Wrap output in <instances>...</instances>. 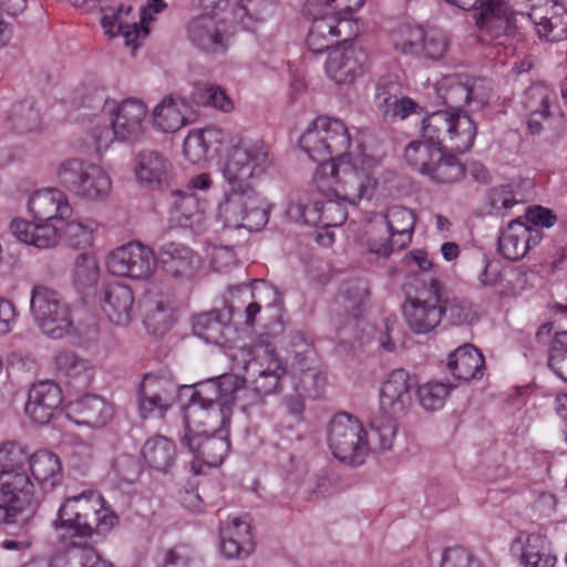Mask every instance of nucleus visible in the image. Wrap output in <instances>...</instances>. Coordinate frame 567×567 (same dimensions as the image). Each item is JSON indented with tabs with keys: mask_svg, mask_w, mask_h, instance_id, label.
<instances>
[{
	"mask_svg": "<svg viewBox=\"0 0 567 567\" xmlns=\"http://www.w3.org/2000/svg\"><path fill=\"white\" fill-rule=\"evenodd\" d=\"M270 166L269 148L262 142L240 143L231 147L223 169L229 190L219 208L227 227L257 231L268 223V209L250 179Z\"/></svg>",
	"mask_w": 567,
	"mask_h": 567,
	"instance_id": "nucleus-1",
	"label": "nucleus"
},
{
	"mask_svg": "<svg viewBox=\"0 0 567 567\" xmlns=\"http://www.w3.org/2000/svg\"><path fill=\"white\" fill-rule=\"evenodd\" d=\"M350 143L348 130L340 120L321 116V146L329 155L328 161H321V189L323 185L330 188L334 183V195L355 202L370 198L378 183L371 172V161L349 159Z\"/></svg>",
	"mask_w": 567,
	"mask_h": 567,
	"instance_id": "nucleus-2",
	"label": "nucleus"
},
{
	"mask_svg": "<svg viewBox=\"0 0 567 567\" xmlns=\"http://www.w3.org/2000/svg\"><path fill=\"white\" fill-rule=\"evenodd\" d=\"M422 137L425 141H412L404 150L408 165L426 176L442 147L452 152L465 153L474 144L477 127L466 114L435 111L422 120Z\"/></svg>",
	"mask_w": 567,
	"mask_h": 567,
	"instance_id": "nucleus-3",
	"label": "nucleus"
},
{
	"mask_svg": "<svg viewBox=\"0 0 567 567\" xmlns=\"http://www.w3.org/2000/svg\"><path fill=\"white\" fill-rule=\"evenodd\" d=\"M30 458L27 446L18 441L0 444V525L17 524L23 515L27 524L38 511L34 485L24 470Z\"/></svg>",
	"mask_w": 567,
	"mask_h": 567,
	"instance_id": "nucleus-4",
	"label": "nucleus"
},
{
	"mask_svg": "<svg viewBox=\"0 0 567 567\" xmlns=\"http://www.w3.org/2000/svg\"><path fill=\"white\" fill-rule=\"evenodd\" d=\"M118 523V517L107 506L103 496L94 489L64 498L52 528L62 542L81 547L95 534H106Z\"/></svg>",
	"mask_w": 567,
	"mask_h": 567,
	"instance_id": "nucleus-5",
	"label": "nucleus"
},
{
	"mask_svg": "<svg viewBox=\"0 0 567 567\" xmlns=\"http://www.w3.org/2000/svg\"><path fill=\"white\" fill-rule=\"evenodd\" d=\"M326 442L333 457L350 466L362 465L370 451L363 423L347 412H339L329 421Z\"/></svg>",
	"mask_w": 567,
	"mask_h": 567,
	"instance_id": "nucleus-6",
	"label": "nucleus"
},
{
	"mask_svg": "<svg viewBox=\"0 0 567 567\" xmlns=\"http://www.w3.org/2000/svg\"><path fill=\"white\" fill-rule=\"evenodd\" d=\"M30 311L38 328L49 338L61 339L71 330L70 307L61 293L50 287L33 286Z\"/></svg>",
	"mask_w": 567,
	"mask_h": 567,
	"instance_id": "nucleus-7",
	"label": "nucleus"
},
{
	"mask_svg": "<svg viewBox=\"0 0 567 567\" xmlns=\"http://www.w3.org/2000/svg\"><path fill=\"white\" fill-rule=\"evenodd\" d=\"M56 175L64 188L82 199L100 200L111 192V179L103 168L79 158L62 162Z\"/></svg>",
	"mask_w": 567,
	"mask_h": 567,
	"instance_id": "nucleus-8",
	"label": "nucleus"
},
{
	"mask_svg": "<svg viewBox=\"0 0 567 567\" xmlns=\"http://www.w3.org/2000/svg\"><path fill=\"white\" fill-rule=\"evenodd\" d=\"M239 353L244 359V370L251 381L252 391L258 398L275 393L284 373L275 346L260 339L250 348H241Z\"/></svg>",
	"mask_w": 567,
	"mask_h": 567,
	"instance_id": "nucleus-9",
	"label": "nucleus"
},
{
	"mask_svg": "<svg viewBox=\"0 0 567 567\" xmlns=\"http://www.w3.org/2000/svg\"><path fill=\"white\" fill-rule=\"evenodd\" d=\"M443 295L444 285L435 278H429L423 280L416 297L406 299L403 306V315L408 327L414 333H429L440 324Z\"/></svg>",
	"mask_w": 567,
	"mask_h": 567,
	"instance_id": "nucleus-10",
	"label": "nucleus"
},
{
	"mask_svg": "<svg viewBox=\"0 0 567 567\" xmlns=\"http://www.w3.org/2000/svg\"><path fill=\"white\" fill-rule=\"evenodd\" d=\"M105 264L115 276L142 280L152 277L156 259L150 247L132 241L111 251Z\"/></svg>",
	"mask_w": 567,
	"mask_h": 567,
	"instance_id": "nucleus-11",
	"label": "nucleus"
},
{
	"mask_svg": "<svg viewBox=\"0 0 567 567\" xmlns=\"http://www.w3.org/2000/svg\"><path fill=\"white\" fill-rule=\"evenodd\" d=\"M388 229V237L378 239L368 238L370 252L379 256H389L395 249L405 248L412 240L415 225L414 212L403 206H392L383 215Z\"/></svg>",
	"mask_w": 567,
	"mask_h": 567,
	"instance_id": "nucleus-12",
	"label": "nucleus"
},
{
	"mask_svg": "<svg viewBox=\"0 0 567 567\" xmlns=\"http://www.w3.org/2000/svg\"><path fill=\"white\" fill-rule=\"evenodd\" d=\"M147 105L138 99H125L113 111L112 125L117 140L140 142L147 131Z\"/></svg>",
	"mask_w": 567,
	"mask_h": 567,
	"instance_id": "nucleus-13",
	"label": "nucleus"
},
{
	"mask_svg": "<svg viewBox=\"0 0 567 567\" xmlns=\"http://www.w3.org/2000/svg\"><path fill=\"white\" fill-rule=\"evenodd\" d=\"M417 385L415 375L404 369L389 373L380 390V408L384 414L400 415L412 403V392Z\"/></svg>",
	"mask_w": 567,
	"mask_h": 567,
	"instance_id": "nucleus-14",
	"label": "nucleus"
},
{
	"mask_svg": "<svg viewBox=\"0 0 567 567\" xmlns=\"http://www.w3.org/2000/svg\"><path fill=\"white\" fill-rule=\"evenodd\" d=\"M528 18L540 39L558 42L567 39V9L556 0L533 4Z\"/></svg>",
	"mask_w": 567,
	"mask_h": 567,
	"instance_id": "nucleus-15",
	"label": "nucleus"
},
{
	"mask_svg": "<svg viewBox=\"0 0 567 567\" xmlns=\"http://www.w3.org/2000/svg\"><path fill=\"white\" fill-rule=\"evenodd\" d=\"M158 260L164 272L175 281L192 280L199 269V258L188 246L169 241L161 246Z\"/></svg>",
	"mask_w": 567,
	"mask_h": 567,
	"instance_id": "nucleus-16",
	"label": "nucleus"
},
{
	"mask_svg": "<svg viewBox=\"0 0 567 567\" xmlns=\"http://www.w3.org/2000/svg\"><path fill=\"white\" fill-rule=\"evenodd\" d=\"M220 550L231 559H244L255 550L250 522L246 517H228L219 527Z\"/></svg>",
	"mask_w": 567,
	"mask_h": 567,
	"instance_id": "nucleus-17",
	"label": "nucleus"
},
{
	"mask_svg": "<svg viewBox=\"0 0 567 567\" xmlns=\"http://www.w3.org/2000/svg\"><path fill=\"white\" fill-rule=\"evenodd\" d=\"M365 52L353 44L332 48L324 64L327 75L337 83L351 84L360 74Z\"/></svg>",
	"mask_w": 567,
	"mask_h": 567,
	"instance_id": "nucleus-18",
	"label": "nucleus"
},
{
	"mask_svg": "<svg viewBox=\"0 0 567 567\" xmlns=\"http://www.w3.org/2000/svg\"><path fill=\"white\" fill-rule=\"evenodd\" d=\"M230 419V414L225 408H216L190 400L184 409L185 435L215 433L226 429Z\"/></svg>",
	"mask_w": 567,
	"mask_h": 567,
	"instance_id": "nucleus-19",
	"label": "nucleus"
},
{
	"mask_svg": "<svg viewBox=\"0 0 567 567\" xmlns=\"http://www.w3.org/2000/svg\"><path fill=\"white\" fill-rule=\"evenodd\" d=\"M187 38L196 49L206 53L223 54L228 48L220 22L209 13L200 14L189 21Z\"/></svg>",
	"mask_w": 567,
	"mask_h": 567,
	"instance_id": "nucleus-20",
	"label": "nucleus"
},
{
	"mask_svg": "<svg viewBox=\"0 0 567 567\" xmlns=\"http://www.w3.org/2000/svg\"><path fill=\"white\" fill-rule=\"evenodd\" d=\"M29 212L38 221L65 223L73 217L68 196L58 188L35 192L28 203Z\"/></svg>",
	"mask_w": 567,
	"mask_h": 567,
	"instance_id": "nucleus-21",
	"label": "nucleus"
},
{
	"mask_svg": "<svg viewBox=\"0 0 567 567\" xmlns=\"http://www.w3.org/2000/svg\"><path fill=\"white\" fill-rule=\"evenodd\" d=\"M182 445L187 446L198 460L208 466H218L230 450L228 430L226 427L215 433L184 435Z\"/></svg>",
	"mask_w": 567,
	"mask_h": 567,
	"instance_id": "nucleus-22",
	"label": "nucleus"
},
{
	"mask_svg": "<svg viewBox=\"0 0 567 567\" xmlns=\"http://www.w3.org/2000/svg\"><path fill=\"white\" fill-rule=\"evenodd\" d=\"M103 11L101 24L105 34L110 38L122 35L125 45L135 51L138 48L137 40L148 34V28L130 18L132 7L121 4L117 10L106 9Z\"/></svg>",
	"mask_w": 567,
	"mask_h": 567,
	"instance_id": "nucleus-23",
	"label": "nucleus"
},
{
	"mask_svg": "<svg viewBox=\"0 0 567 567\" xmlns=\"http://www.w3.org/2000/svg\"><path fill=\"white\" fill-rule=\"evenodd\" d=\"M62 402V391L58 384L51 381L34 384L28 395L25 414L39 424L51 421L55 409Z\"/></svg>",
	"mask_w": 567,
	"mask_h": 567,
	"instance_id": "nucleus-24",
	"label": "nucleus"
},
{
	"mask_svg": "<svg viewBox=\"0 0 567 567\" xmlns=\"http://www.w3.org/2000/svg\"><path fill=\"white\" fill-rule=\"evenodd\" d=\"M111 403L99 395H85L69 405L68 416L79 425L92 429L105 426L113 417Z\"/></svg>",
	"mask_w": 567,
	"mask_h": 567,
	"instance_id": "nucleus-25",
	"label": "nucleus"
},
{
	"mask_svg": "<svg viewBox=\"0 0 567 567\" xmlns=\"http://www.w3.org/2000/svg\"><path fill=\"white\" fill-rule=\"evenodd\" d=\"M189 109L185 99L168 94L153 109V127L162 133H175L189 124L187 111Z\"/></svg>",
	"mask_w": 567,
	"mask_h": 567,
	"instance_id": "nucleus-26",
	"label": "nucleus"
},
{
	"mask_svg": "<svg viewBox=\"0 0 567 567\" xmlns=\"http://www.w3.org/2000/svg\"><path fill=\"white\" fill-rule=\"evenodd\" d=\"M143 323L156 337L167 333L174 323V306L166 295H146L143 299Z\"/></svg>",
	"mask_w": 567,
	"mask_h": 567,
	"instance_id": "nucleus-27",
	"label": "nucleus"
},
{
	"mask_svg": "<svg viewBox=\"0 0 567 567\" xmlns=\"http://www.w3.org/2000/svg\"><path fill=\"white\" fill-rule=\"evenodd\" d=\"M173 165L168 158L155 150H142L135 156V175L141 183L156 188L166 183Z\"/></svg>",
	"mask_w": 567,
	"mask_h": 567,
	"instance_id": "nucleus-28",
	"label": "nucleus"
},
{
	"mask_svg": "<svg viewBox=\"0 0 567 567\" xmlns=\"http://www.w3.org/2000/svg\"><path fill=\"white\" fill-rule=\"evenodd\" d=\"M103 311L116 326L125 327L133 318L134 295L128 286L113 282L104 288Z\"/></svg>",
	"mask_w": 567,
	"mask_h": 567,
	"instance_id": "nucleus-29",
	"label": "nucleus"
},
{
	"mask_svg": "<svg viewBox=\"0 0 567 567\" xmlns=\"http://www.w3.org/2000/svg\"><path fill=\"white\" fill-rule=\"evenodd\" d=\"M355 9L321 12V38H330L338 45H350L359 34V24L353 17Z\"/></svg>",
	"mask_w": 567,
	"mask_h": 567,
	"instance_id": "nucleus-30",
	"label": "nucleus"
},
{
	"mask_svg": "<svg viewBox=\"0 0 567 567\" xmlns=\"http://www.w3.org/2000/svg\"><path fill=\"white\" fill-rule=\"evenodd\" d=\"M447 368L454 378L471 381L483 375L485 359L474 346L464 344L449 355Z\"/></svg>",
	"mask_w": 567,
	"mask_h": 567,
	"instance_id": "nucleus-31",
	"label": "nucleus"
},
{
	"mask_svg": "<svg viewBox=\"0 0 567 567\" xmlns=\"http://www.w3.org/2000/svg\"><path fill=\"white\" fill-rule=\"evenodd\" d=\"M391 86L378 85L375 105L386 122L404 120L416 112L417 104L410 97L398 96Z\"/></svg>",
	"mask_w": 567,
	"mask_h": 567,
	"instance_id": "nucleus-32",
	"label": "nucleus"
},
{
	"mask_svg": "<svg viewBox=\"0 0 567 567\" xmlns=\"http://www.w3.org/2000/svg\"><path fill=\"white\" fill-rule=\"evenodd\" d=\"M497 250L511 261L524 258L529 250L527 226L519 220H512L498 238Z\"/></svg>",
	"mask_w": 567,
	"mask_h": 567,
	"instance_id": "nucleus-33",
	"label": "nucleus"
},
{
	"mask_svg": "<svg viewBox=\"0 0 567 567\" xmlns=\"http://www.w3.org/2000/svg\"><path fill=\"white\" fill-rule=\"evenodd\" d=\"M550 309L557 322H567V305L554 302ZM548 367L557 377L567 382V330L555 334L550 343Z\"/></svg>",
	"mask_w": 567,
	"mask_h": 567,
	"instance_id": "nucleus-34",
	"label": "nucleus"
},
{
	"mask_svg": "<svg viewBox=\"0 0 567 567\" xmlns=\"http://www.w3.org/2000/svg\"><path fill=\"white\" fill-rule=\"evenodd\" d=\"M557 102L556 92L544 83L532 84L524 93L522 105L528 117L548 120L550 109Z\"/></svg>",
	"mask_w": 567,
	"mask_h": 567,
	"instance_id": "nucleus-35",
	"label": "nucleus"
},
{
	"mask_svg": "<svg viewBox=\"0 0 567 567\" xmlns=\"http://www.w3.org/2000/svg\"><path fill=\"white\" fill-rule=\"evenodd\" d=\"M231 316V308L227 317L221 315L219 310L199 313L193 319L194 332L208 343L219 344L225 340V330Z\"/></svg>",
	"mask_w": 567,
	"mask_h": 567,
	"instance_id": "nucleus-36",
	"label": "nucleus"
},
{
	"mask_svg": "<svg viewBox=\"0 0 567 567\" xmlns=\"http://www.w3.org/2000/svg\"><path fill=\"white\" fill-rule=\"evenodd\" d=\"M145 462L154 470L167 472L176 456V446L167 437L155 435L150 437L142 447Z\"/></svg>",
	"mask_w": 567,
	"mask_h": 567,
	"instance_id": "nucleus-37",
	"label": "nucleus"
},
{
	"mask_svg": "<svg viewBox=\"0 0 567 567\" xmlns=\"http://www.w3.org/2000/svg\"><path fill=\"white\" fill-rule=\"evenodd\" d=\"M30 470L33 477L42 486L51 487L60 483L62 478V466L56 454L41 450L31 455Z\"/></svg>",
	"mask_w": 567,
	"mask_h": 567,
	"instance_id": "nucleus-38",
	"label": "nucleus"
},
{
	"mask_svg": "<svg viewBox=\"0 0 567 567\" xmlns=\"http://www.w3.org/2000/svg\"><path fill=\"white\" fill-rule=\"evenodd\" d=\"M370 296V288L367 281L353 279L347 281L338 297L337 303L343 312L352 318H359Z\"/></svg>",
	"mask_w": 567,
	"mask_h": 567,
	"instance_id": "nucleus-39",
	"label": "nucleus"
},
{
	"mask_svg": "<svg viewBox=\"0 0 567 567\" xmlns=\"http://www.w3.org/2000/svg\"><path fill=\"white\" fill-rule=\"evenodd\" d=\"M172 215L181 227H192L199 223L204 213V204L188 190H174Z\"/></svg>",
	"mask_w": 567,
	"mask_h": 567,
	"instance_id": "nucleus-40",
	"label": "nucleus"
},
{
	"mask_svg": "<svg viewBox=\"0 0 567 567\" xmlns=\"http://www.w3.org/2000/svg\"><path fill=\"white\" fill-rule=\"evenodd\" d=\"M192 95L195 103L214 107L224 113H229L235 109V103L227 91L215 83H197Z\"/></svg>",
	"mask_w": 567,
	"mask_h": 567,
	"instance_id": "nucleus-41",
	"label": "nucleus"
},
{
	"mask_svg": "<svg viewBox=\"0 0 567 567\" xmlns=\"http://www.w3.org/2000/svg\"><path fill=\"white\" fill-rule=\"evenodd\" d=\"M465 171L464 164L457 157L441 151V157L435 159L426 176L437 184H453L464 177Z\"/></svg>",
	"mask_w": 567,
	"mask_h": 567,
	"instance_id": "nucleus-42",
	"label": "nucleus"
},
{
	"mask_svg": "<svg viewBox=\"0 0 567 567\" xmlns=\"http://www.w3.org/2000/svg\"><path fill=\"white\" fill-rule=\"evenodd\" d=\"M336 188L337 185L332 183L330 188L323 185L321 190V197L326 198V200L321 199V223L324 224V228L339 226L347 219V210L343 203L357 204L360 200L350 202L342 199L333 194Z\"/></svg>",
	"mask_w": 567,
	"mask_h": 567,
	"instance_id": "nucleus-43",
	"label": "nucleus"
},
{
	"mask_svg": "<svg viewBox=\"0 0 567 567\" xmlns=\"http://www.w3.org/2000/svg\"><path fill=\"white\" fill-rule=\"evenodd\" d=\"M442 318L452 326L472 324L477 320V313L472 302L466 299L446 296L444 289L443 301L441 302Z\"/></svg>",
	"mask_w": 567,
	"mask_h": 567,
	"instance_id": "nucleus-44",
	"label": "nucleus"
},
{
	"mask_svg": "<svg viewBox=\"0 0 567 567\" xmlns=\"http://www.w3.org/2000/svg\"><path fill=\"white\" fill-rule=\"evenodd\" d=\"M288 217L301 225L313 228V237L319 243V200L316 197H303L287 208Z\"/></svg>",
	"mask_w": 567,
	"mask_h": 567,
	"instance_id": "nucleus-45",
	"label": "nucleus"
},
{
	"mask_svg": "<svg viewBox=\"0 0 567 567\" xmlns=\"http://www.w3.org/2000/svg\"><path fill=\"white\" fill-rule=\"evenodd\" d=\"M54 365L56 371L68 379H90L89 362L71 350H59L54 355Z\"/></svg>",
	"mask_w": 567,
	"mask_h": 567,
	"instance_id": "nucleus-46",
	"label": "nucleus"
},
{
	"mask_svg": "<svg viewBox=\"0 0 567 567\" xmlns=\"http://www.w3.org/2000/svg\"><path fill=\"white\" fill-rule=\"evenodd\" d=\"M100 276L95 257L87 252L80 254L74 262L73 282L79 291L93 288Z\"/></svg>",
	"mask_w": 567,
	"mask_h": 567,
	"instance_id": "nucleus-47",
	"label": "nucleus"
},
{
	"mask_svg": "<svg viewBox=\"0 0 567 567\" xmlns=\"http://www.w3.org/2000/svg\"><path fill=\"white\" fill-rule=\"evenodd\" d=\"M60 237L75 249H84L92 245L94 227L93 224H84L80 220H73L72 217L65 223H60Z\"/></svg>",
	"mask_w": 567,
	"mask_h": 567,
	"instance_id": "nucleus-48",
	"label": "nucleus"
},
{
	"mask_svg": "<svg viewBox=\"0 0 567 567\" xmlns=\"http://www.w3.org/2000/svg\"><path fill=\"white\" fill-rule=\"evenodd\" d=\"M9 117L13 127L20 133L31 132L40 124L39 111L32 100L13 104Z\"/></svg>",
	"mask_w": 567,
	"mask_h": 567,
	"instance_id": "nucleus-49",
	"label": "nucleus"
},
{
	"mask_svg": "<svg viewBox=\"0 0 567 567\" xmlns=\"http://www.w3.org/2000/svg\"><path fill=\"white\" fill-rule=\"evenodd\" d=\"M426 31L415 25H401L393 34V43L396 50L404 54H421V48Z\"/></svg>",
	"mask_w": 567,
	"mask_h": 567,
	"instance_id": "nucleus-50",
	"label": "nucleus"
},
{
	"mask_svg": "<svg viewBox=\"0 0 567 567\" xmlns=\"http://www.w3.org/2000/svg\"><path fill=\"white\" fill-rule=\"evenodd\" d=\"M450 391L451 386L446 383L429 381L417 388L416 395L425 410L434 411L443 406Z\"/></svg>",
	"mask_w": 567,
	"mask_h": 567,
	"instance_id": "nucleus-51",
	"label": "nucleus"
},
{
	"mask_svg": "<svg viewBox=\"0 0 567 567\" xmlns=\"http://www.w3.org/2000/svg\"><path fill=\"white\" fill-rule=\"evenodd\" d=\"M140 388L171 403H174L178 392V385L171 378L154 373H146Z\"/></svg>",
	"mask_w": 567,
	"mask_h": 567,
	"instance_id": "nucleus-52",
	"label": "nucleus"
},
{
	"mask_svg": "<svg viewBox=\"0 0 567 567\" xmlns=\"http://www.w3.org/2000/svg\"><path fill=\"white\" fill-rule=\"evenodd\" d=\"M394 416L395 415L385 414L383 416L375 417L371 422V441L380 450H390L393 445L396 434V422Z\"/></svg>",
	"mask_w": 567,
	"mask_h": 567,
	"instance_id": "nucleus-53",
	"label": "nucleus"
},
{
	"mask_svg": "<svg viewBox=\"0 0 567 567\" xmlns=\"http://www.w3.org/2000/svg\"><path fill=\"white\" fill-rule=\"evenodd\" d=\"M60 224L53 221L33 223L29 245L38 248L54 247L60 238Z\"/></svg>",
	"mask_w": 567,
	"mask_h": 567,
	"instance_id": "nucleus-54",
	"label": "nucleus"
},
{
	"mask_svg": "<svg viewBox=\"0 0 567 567\" xmlns=\"http://www.w3.org/2000/svg\"><path fill=\"white\" fill-rule=\"evenodd\" d=\"M138 412L143 419L164 417L173 403L164 401L148 391L138 388L137 395Z\"/></svg>",
	"mask_w": 567,
	"mask_h": 567,
	"instance_id": "nucleus-55",
	"label": "nucleus"
},
{
	"mask_svg": "<svg viewBox=\"0 0 567 567\" xmlns=\"http://www.w3.org/2000/svg\"><path fill=\"white\" fill-rule=\"evenodd\" d=\"M444 100L450 107V110H446L447 112L466 114L471 118L466 112L461 111L463 105L471 103V90H468L467 79L465 81H453L446 89Z\"/></svg>",
	"mask_w": 567,
	"mask_h": 567,
	"instance_id": "nucleus-56",
	"label": "nucleus"
},
{
	"mask_svg": "<svg viewBox=\"0 0 567 567\" xmlns=\"http://www.w3.org/2000/svg\"><path fill=\"white\" fill-rule=\"evenodd\" d=\"M214 380L216 386H218L217 391L220 396L218 408H225L228 414L231 415V406L235 400L239 398V393L243 390L239 385V381L234 374H223Z\"/></svg>",
	"mask_w": 567,
	"mask_h": 567,
	"instance_id": "nucleus-57",
	"label": "nucleus"
},
{
	"mask_svg": "<svg viewBox=\"0 0 567 567\" xmlns=\"http://www.w3.org/2000/svg\"><path fill=\"white\" fill-rule=\"evenodd\" d=\"M185 157L193 164H198L206 159L208 145L205 140L204 131L189 132L183 144Z\"/></svg>",
	"mask_w": 567,
	"mask_h": 567,
	"instance_id": "nucleus-58",
	"label": "nucleus"
},
{
	"mask_svg": "<svg viewBox=\"0 0 567 567\" xmlns=\"http://www.w3.org/2000/svg\"><path fill=\"white\" fill-rule=\"evenodd\" d=\"M447 45V39L442 31L429 30L422 43L421 54L431 60H440L446 53Z\"/></svg>",
	"mask_w": 567,
	"mask_h": 567,
	"instance_id": "nucleus-59",
	"label": "nucleus"
},
{
	"mask_svg": "<svg viewBox=\"0 0 567 567\" xmlns=\"http://www.w3.org/2000/svg\"><path fill=\"white\" fill-rule=\"evenodd\" d=\"M520 561L525 567H554L556 558L529 542L523 548Z\"/></svg>",
	"mask_w": 567,
	"mask_h": 567,
	"instance_id": "nucleus-60",
	"label": "nucleus"
},
{
	"mask_svg": "<svg viewBox=\"0 0 567 567\" xmlns=\"http://www.w3.org/2000/svg\"><path fill=\"white\" fill-rule=\"evenodd\" d=\"M302 17L310 23L306 44L308 49L313 53H319L318 34L315 29V23L319 18V0H306L302 9Z\"/></svg>",
	"mask_w": 567,
	"mask_h": 567,
	"instance_id": "nucleus-61",
	"label": "nucleus"
},
{
	"mask_svg": "<svg viewBox=\"0 0 567 567\" xmlns=\"http://www.w3.org/2000/svg\"><path fill=\"white\" fill-rule=\"evenodd\" d=\"M319 117L313 118L307 130L299 137L298 146L311 161H316V154L319 150V132L317 122Z\"/></svg>",
	"mask_w": 567,
	"mask_h": 567,
	"instance_id": "nucleus-62",
	"label": "nucleus"
},
{
	"mask_svg": "<svg viewBox=\"0 0 567 567\" xmlns=\"http://www.w3.org/2000/svg\"><path fill=\"white\" fill-rule=\"evenodd\" d=\"M162 567H195L190 550L186 546H177L167 549L164 555Z\"/></svg>",
	"mask_w": 567,
	"mask_h": 567,
	"instance_id": "nucleus-63",
	"label": "nucleus"
},
{
	"mask_svg": "<svg viewBox=\"0 0 567 567\" xmlns=\"http://www.w3.org/2000/svg\"><path fill=\"white\" fill-rule=\"evenodd\" d=\"M218 386H216L215 380L210 379L204 383H200L199 386L195 390L190 400L198 401L199 403H204L207 405H214L216 408L219 406L220 396L217 391Z\"/></svg>",
	"mask_w": 567,
	"mask_h": 567,
	"instance_id": "nucleus-64",
	"label": "nucleus"
}]
</instances>
